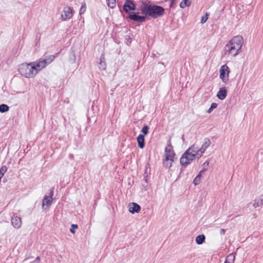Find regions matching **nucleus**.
Here are the masks:
<instances>
[{
    "label": "nucleus",
    "instance_id": "obj_2",
    "mask_svg": "<svg viewBox=\"0 0 263 263\" xmlns=\"http://www.w3.org/2000/svg\"><path fill=\"white\" fill-rule=\"evenodd\" d=\"M243 44V39L241 36H234L226 46V54L228 53L235 57L240 52Z\"/></svg>",
    "mask_w": 263,
    "mask_h": 263
},
{
    "label": "nucleus",
    "instance_id": "obj_20",
    "mask_svg": "<svg viewBox=\"0 0 263 263\" xmlns=\"http://www.w3.org/2000/svg\"><path fill=\"white\" fill-rule=\"evenodd\" d=\"M189 148H192V150L190 151L191 153L195 154V155L197 156L198 157L199 156V149L196 147L195 145H193Z\"/></svg>",
    "mask_w": 263,
    "mask_h": 263
},
{
    "label": "nucleus",
    "instance_id": "obj_12",
    "mask_svg": "<svg viewBox=\"0 0 263 263\" xmlns=\"http://www.w3.org/2000/svg\"><path fill=\"white\" fill-rule=\"evenodd\" d=\"M227 96V91L224 87L220 88L217 93V97L221 100H224Z\"/></svg>",
    "mask_w": 263,
    "mask_h": 263
},
{
    "label": "nucleus",
    "instance_id": "obj_31",
    "mask_svg": "<svg viewBox=\"0 0 263 263\" xmlns=\"http://www.w3.org/2000/svg\"><path fill=\"white\" fill-rule=\"evenodd\" d=\"M99 68L102 70H105L106 69V64L105 62L99 63Z\"/></svg>",
    "mask_w": 263,
    "mask_h": 263
},
{
    "label": "nucleus",
    "instance_id": "obj_34",
    "mask_svg": "<svg viewBox=\"0 0 263 263\" xmlns=\"http://www.w3.org/2000/svg\"><path fill=\"white\" fill-rule=\"evenodd\" d=\"M105 62V58L103 54H102L100 59V63H101L102 62Z\"/></svg>",
    "mask_w": 263,
    "mask_h": 263
},
{
    "label": "nucleus",
    "instance_id": "obj_26",
    "mask_svg": "<svg viewBox=\"0 0 263 263\" xmlns=\"http://www.w3.org/2000/svg\"><path fill=\"white\" fill-rule=\"evenodd\" d=\"M7 166L5 165L2 166L0 168V176L3 177V176L5 174V173L7 172Z\"/></svg>",
    "mask_w": 263,
    "mask_h": 263
},
{
    "label": "nucleus",
    "instance_id": "obj_10",
    "mask_svg": "<svg viewBox=\"0 0 263 263\" xmlns=\"http://www.w3.org/2000/svg\"><path fill=\"white\" fill-rule=\"evenodd\" d=\"M211 142L209 138H205L204 139V142L203 144L202 145L200 148L199 149V151L200 152L199 156L198 157V158L201 157L202 155V154L204 153L205 149L206 148H208L211 144Z\"/></svg>",
    "mask_w": 263,
    "mask_h": 263
},
{
    "label": "nucleus",
    "instance_id": "obj_4",
    "mask_svg": "<svg viewBox=\"0 0 263 263\" xmlns=\"http://www.w3.org/2000/svg\"><path fill=\"white\" fill-rule=\"evenodd\" d=\"M192 148H188L184 153L182 155L180 159V163L182 165L186 166L190 164L191 162L195 159L196 155L190 153Z\"/></svg>",
    "mask_w": 263,
    "mask_h": 263
},
{
    "label": "nucleus",
    "instance_id": "obj_8",
    "mask_svg": "<svg viewBox=\"0 0 263 263\" xmlns=\"http://www.w3.org/2000/svg\"><path fill=\"white\" fill-rule=\"evenodd\" d=\"M62 17L64 20L70 19L73 15L72 9L70 7H64Z\"/></svg>",
    "mask_w": 263,
    "mask_h": 263
},
{
    "label": "nucleus",
    "instance_id": "obj_32",
    "mask_svg": "<svg viewBox=\"0 0 263 263\" xmlns=\"http://www.w3.org/2000/svg\"><path fill=\"white\" fill-rule=\"evenodd\" d=\"M217 106V104L216 103H212L211 105V109H214L215 108H216Z\"/></svg>",
    "mask_w": 263,
    "mask_h": 263
},
{
    "label": "nucleus",
    "instance_id": "obj_43",
    "mask_svg": "<svg viewBox=\"0 0 263 263\" xmlns=\"http://www.w3.org/2000/svg\"><path fill=\"white\" fill-rule=\"evenodd\" d=\"M175 1V0H171V2H173V3H174V1Z\"/></svg>",
    "mask_w": 263,
    "mask_h": 263
},
{
    "label": "nucleus",
    "instance_id": "obj_30",
    "mask_svg": "<svg viewBox=\"0 0 263 263\" xmlns=\"http://www.w3.org/2000/svg\"><path fill=\"white\" fill-rule=\"evenodd\" d=\"M253 206L254 208H256L260 205H262L261 204H260V200H258L257 201L256 200H255L254 201V203H253Z\"/></svg>",
    "mask_w": 263,
    "mask_h": 263
},
{
    "label": "nucleus",
    "instance_id": "obj_17",
    "mask_svg": "<svg viewBox=\"0 0 263 263\" xmlns=\"http://www.w3.org/2000/svg\"><path fill=\"white\" fill-rule=\"evenodd\" d=\"M52 201V198H51L49 197L48 196H45L44 197V199L43 200V203H42V206L43 208L44 206V205H50Z\"/></svg>",
    "mask_w": 263,
    "mask_h": 263
},
{
    "label": "nucleus",
    "instance_id": "obj_7",
    "mask_svg": "<svg viewBox=\"0 0 263 263\" xmlns=\"http://www.w3.org/2000/svg\"><path fill=\"white\" fill-rule=\"evenodd\" d=\"M136 9V5L133 1L130 0H126L123 6V10L126 13L129 15V11H134Z\"/></svg>",
    "mask_w": 263,
    "mask_h": 263
},
{
    "label": "nucleus",
    "instance_id": "obj_36",
    "mask_svg": "<svg viewBox=\"0 0 263 263\" xmlns=\"http://www.w3.org/2000/svg\"><path fill=\"white\" fill-rule=\"evenodd\" d=\"M40 260V257H37L36 259L33 261L32 262H36V263H39Z\"/></svg>",
    "mask_w": 263,
    "mask_h": 263
},
{
    "label": "nucleus",
    "instance_id": "obj_9",
    "mask_svg": "<svg viewBox=\"0 0 263 263\" xmlns=\"http://www.w3.org/2000/svg\"><path fill=\"white\" fill-rule=\"evenodd\" d=\"M128 210L132 214L138 213L141 210V206L137 203L132 202L128 205Z\"/></svg>",
    "mask_w": 263,
    "mask_h": 263
},
{
    "label": "nucleus",
    "instance_id": "obj_24",
    "mask_svg": "<svg viewBox=\"0 0 263 263\" xmlns=\"http://www.w3.org/2000/svg\"><path fill=\"white\" fill-rule=\"evenodd\" d=\"M201 176L200 174H198L195 178L193 183L195 185L199 184L201 182Z\"/></svg>",
    "mask_w": 263,
    "mask_h": 263
},
{
    "label": "nucleus",
    "instance_id": "obj_25",
    "mask_svg": "<svg viewBox=\"0 0 263 263\" xmlns=\"http://www.w3.org/2000/svg\"><path fill=\"white\" fill-rule=\"evenodd\" d=\"M107 5L111 8H114L116 6V0H107Z\"/></svg>",
    "mask_w": 263,
    "mask_h": 263
},
{
    "label": "nucleus",
    "instance_id": "obj_40",
    "mask_svg": "<svg viewBox=\"0 0 263 263\" xmlns=\"http://www.w3.org/2000/svg\"><path fill=\"white\" fill-rule=\"evenodd\" d=\"M260 204L263 205V195L261 197V198L260 199Z\"/></svg>",
    "mask_w": 263,
    "mask_h": 263
},
{
    "label": "nucleus",
    "instance_id": "obj_21",
    "mask_svg": "<svg viewBox=\"0 0 263 263\" xmlns=\"http://www.w3.org/2000/svg\"><path fill=\"white\" fill-rule=\"evenodd\" d=\"M9 107L5 104H2L0 105V112L2 113H4L7 112L9 110Z\"/></svg>",
    "mask_w": 263,
    "mask_h": 263
},
{
    "label": "nucleus",
    "instance_id": "obj_3",
    "mask_svg": "<svg viewBox=\"0 0 263 263\" xmlns=\"http://www.w3.org/2000/svg\"><path fill=\"white\" fill-rule=\"evenodd\" d=\"M18 72L26 78H33L38 72V69L35 68V63L29 64L23 63L19 66Z\"/></svg>",
    "mask_w": 263,
    "mask_h": 263
},
{
    "label": "nucleus",
    "instance_id": "obj_29",
    "mask_svg": "<svg viewBox=\"0 0 263 263\" xmlns=\"http://www.w3.org/2000/svg\"><path fill=\"white\" fill-rule=\"evenodd\" d=\"M208 16L209 14L207 13H206L205 15L202 17L201 20V23L203 24L205 23L208 18Z\"/></svg>",
    "mask_w": 263,
    "mask_h": 263
},
{
    "label": "nucleus",
    "instance_id": "obj_23",
    "mask_svg": "<svg viewBox=\"0 0 263 263\" xmlns=\"http://www.w3.org/2000/svg\"><path fill=\"white\" fill-rule=\"evenodd\" d=\"M235 259V257L233 254H230L227 257L226 261H228L229 263H233Z\"/></svg>",
    "mask_w": 263,
    "mask_h": 263
},
{
    "label": "nucleus",
    "instance_id": "obj_35",
    "mask_svg": "<svg viewBox=\"0 0 263 263\" xmlns=\"http://www.w3.org/2000/svg\"><path fill=\"white\" fill-rule=\"evenodd\" d=\"M225 233H226V230L225 229H222L220 230V235H224Z\"/></svg>",
    "mask_w": 263,
    "mask_h": 263
},
{
    "label": "nucleus",
    "instance_id": "obj_19",
    "mask_svg": "<svg viewBox=\"0 0 263 263\" xmlns=\"http://www.w3.org/2000/svg\"><path fill=\"white\" fill-rule=\"evenodd\" d=\"M55 56L53 55H46L43 59L44 61L46 62V65L50 64L55 59Z\"/></svg>",
    "mask_w": 263,
    "mask_h": 263
},
{
    "label": "nucleus",
    "instance_id": "obj_38",
    "mask_svg": "<svg viewBox=\"0 0 263 263\" xmlns=\"http://www.w3.org/2000/svg\"><path fill=\"white\" fill-rule=\"evenodd\" d=\"M209 165V162L208 161H205L202 165L203 166V168H205V167L208 166Z\"/></svg>",
    "mask_w": 263,
    "mask_h": 263
},
{
    "label": "nucleus",
    "instance_id": "obj_18",
    "mask_svg": "<svg viewBox=\"0 0 263 263\" xmlns=\"http://www.w3.org/2000/svg\"><path fill=\"white\" fill-rule=\"evenodd\" d=\"M205 239V237L203 234L199 235L196 238V242L198 245H201L204 242Z\"/></svg>",
    "mask_w": 263,
    "mask_h": 263
},
{
    "label": "nucleus",
    "instance_id": "obj_33",
    "mask_svg": "<svg viewBox=\"0 0 263 263\" xmlns=\"http://www.w3.org/2000/svg\"><path fill=\"white\" fill-rule=\"evenodd\" d=\"M53 190H54V188H51L50 191V193H49V196H48L49 197L51 198H52V196L53 195Z\"/></svg>",
    "mask_w": 263,
    "mask_h": 263
},
{
    "label": "nucleus",
    "instance_id": "obj_1",
    "mask_svg": "<svg viewBox=\"0 0 263 263\" xmlns=\"http://www.w3.org/2000/svg\"><path fill=\"white\" fill-rule=\"evenodd\" d=\"M143 5L141 12L145 16H151L155 19L160 17L164 14L165 9L162 6L146 3H143Z\"/></svg>",
    "mask_w": 263,
    "mask_h": 263
},
{
    "label": "nucleus",
    "instance_id": "obj_42",
    "mask_svg": "<svg viewBox=\"0 0 263 263\" xmlns=\"http://www.w3.org/2000/svg\"><path fill=\"white\" fill-rule=\"evenodd\" d=\"M173 4H174L173 2H171L170 4V8H171L173 7Z\"/></svg>",
    "mask_w": 263,
    "mask_h": 263
},
{
    "label": "nucleus",
    "instance_id": "obj_14",
    "mask_svg": "<svg viewBox=\"0 0 263 263\" xmlns=\"http://www.w3.org/2000/svg\"><path fill=\"white\" fill-rule=\"evenodd\" d=\"M11 223L15 228H19L21 226V218L17 216L13 217L11 218Z\"/></svg>",
    "mask_w": 263,
    "mask_h": 263
},
{
    "label": "nucleus",
    "instance_id": "obj_15",
    "mask_svg": "<svg viewBox=\"0 0 263 263\" xmlns=\"http://www.w3.org/2000/svg\"><path fill=\"white\" fill-rule=\"evenodd\" d=\"M137 142L138 147L140 148H144L145 146V138L144 136L142 134H140L137 137Z\"/></svg>",
    "mask_w": 263,
    "mask_h": 263
},
{
    "label": "nucleus",
    "instance_id": "obj_28",
    "mask_svg": "<svg viewBox=\"0 0 263 263\" xmlns=\"http://www.w3.org/2000/svg\"><path fill=\"white\" fill-rule=\"evenodd\" d=\"M78 225L77 224H72L71 225V229H70V232L72 233V234H74L75 233V230L74 229H77L78 228Z\"/></svg>",
    "mask_w": 263,
    "mask_h": 263
},
{
    "label": "nucleus",
    "instance_id": "obj_41",
    "mask_svg": "<svg viewBox=\"0 0 263 263\" xmlns=\"http://www.w3.org/2000/svg\"><path fill=\"white\" fill-rule=\"evenodd\" d=\"M213 110L211 109V107L209 108V109L207 110V112L210 114L211 113Z\"/></svg>",
    "mask_w": 263,
    "mask_h": 263
},
{
    "label": "nucleus",
    "instance_id": "obj_37",
    "mask_svg": "<svg viewBox=\"0 0 263 263\" xmlns=\"http://www.w3.org/2000/svg\"><path fill=\"white\" fill-rule=\"evenodd\" d=\"M82 11H83V12L85 11V4H84V6L82 5V7L80 9V11L82 12Z\"/></svg>",
    "mask_w": 263,
    "mask_h": 263
},
{
    "label": "nucleus",
    "instance_id": "obj_39",
    "mask_svg": "<svg viewBox=\"0 0 263 263\" xmlns=\"http://www.w3.org/2000/svg\"><path fill=\"white\" fill-rule=\"evenodd\" d=\"M206 170V168H203L202 170L200 171L199 173L198 174H200V176H201V175L203 174L205 171Z\"/></svg>",
    "mask_w": 263,
    "mask_h": 263
},
{
    "label": "nucleus",
    "instance_id": "obj_16",
    "mask_svg": "<svg viewBox=\"0 0 263 263\" xmlns=\"http://www.w3.org/2000/svg\"><path fill=\"white\" fill-rule=\"evenodd\" d=\"M46 62L44 59H40L38 62L35 63V68L38 69V71L44 68L46 66Z\"/></svg>",
    "mask_w": 263,
    "mask_h": 263
},
{
    "label": "nucleus",
    "instance_id": "obj_6",
    "mask_svg": "<svg viewBox=\"0 0 263 263\" xmlns=\"http://www.w3.org/2000/svg\"><path fill=\"white\" fill-rule=\"evenodd\" d=\"M138 14L139 12L129 13V15L126 17V19H130L138 23L144 22L146 20V16L139 15Z\"/></svg>",
    "mask_w": 263,
    "mask_h": 263
},
{
    "label": "nucleus",
    "instance_id": "obj_5",
    "mask_svg": "<svg viewBox=\"0 0 263 263\" xmlns=\"http://www.w3.org/2000/svg\"><path fill=\"white\" fill-rule=\"evenodd\" d=\"M230 72V69L226 64L221 66L219 70V77L223 83H227L229 81Z\"/></svg>",
    "mask_w": 263,
    "mask_h": 263
},
{
    "label": "nucleus",
    "instance_id": "obj_22",
    "mask_svg": "<svg viewBox=\"0 0 263 263\" xmlns=\"http://www.w3.org/2000/svg\"><path fill=\"white\" fill-rule=\"evenodd\" d=\"M191 2L189 0H183L180 4V7L182 8H184L185 7L190 6Z\"/></svg>",
    "mask_w": 263,
    "mask_h": 263
},
{
    "label": "nucleus",
    "instance_id": "obj_27",
    "mask_svg": "<svg viewBox=\"0 0 263 263\" xmlns=\"http://www.w3.org/2000/svg\"><path fill=\"white\" fill-rule=\"evenodd\" d=\"M148 126L147 125H144L143 127H142V132L143 133V135H147L148 133Z\"/></svg>",
    "mask_w": 263,
    "mask_h": 263
},
{
    "label": "nucleus",
    "instance_id": "obj_11",
    "mask_svg": "<svg viewBox=\"0 0 263 263\" xmlns=\"http://www.w3.org/2000/svg\"><path fill=\"white\" fill-rule=\"evenodd\" d=\"M174 158H172L170 155L165 156V159L163 160V165L166 168H170L172 166V162L174 161Z\"/></svg>",
    "mask_w": 263,
    "mask_h": 263
},
{
    "label": "nucleus",
    "instance_id": "obj_13",
    "mask_svg": "<svg viewBox=\"0 0 263 263\" xmlns=\"http://www.w3.org/2000/svg\"><path fill=\"white\" fill-rule=\"evenodd\" d=\"M165 156L167 155H170L172 157V158H174L175 156V153L174 151L173 150L172 146L171 144L170 140H169V144H168L167 146H166L165 148Z\"/></svg>",
    "mask_w": 263,
    "mask_h": 263
}]
</instances>
